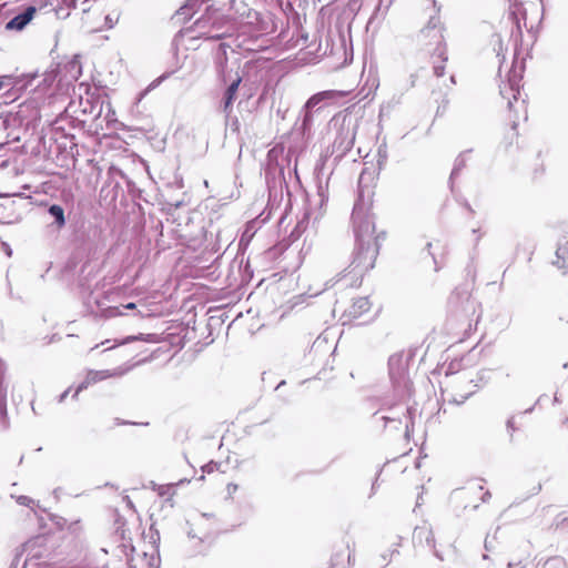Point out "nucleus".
<instances>
[{"label":"nucleus","mask_w":568,"mask_h":568,"mask_svg":"<svg viewBox=\"0 0 568 568\" xmlns=\"http://www.w3.org/2000/svg\"><path fill=\"white\" fill-rule=\"evenodd\" d=\"M379 254L378 235L374 224L365 219L356 226V247L348 266L339 273L338 281L359 287L364 277L375 267Z\"/></svg>","instance_id":"1"},{"label":"nucleus","mask_w":568,"mask_h":568,"mask_svg":"<svg viewBox=\"0 0 568 568\" xmlns=\"http://www.w3.org/2000/svg\"><path fill=\"white\" fill-rule=\"evenodd\" d=\"M508 109H509V125H507L501 134L500 144L505 150H510L514 146H518V140H519V132H518V121L515 120V115H511L514 104L509 101L508 102ZM514 112L517 114L519 112L518 108L514 110ZM518 120V116H516Z\"/></svg>","instance_id":"2"},{"label":"nucleus","mask_w":568,"mask_h":568,"mask_svg":"<svg viewBox=\"0 0 568 568\" xmlns=\"http://www.w3.org/2000/svg\"><path fill=\"white\" fill-rule=\"evenodd\" d=\"M126 372H128V369H113V371H110V369L93 371V369H91L87 373L85 378L75 389L74 396H77L83 389H87L90 385H93L95 383H99V382L108 379V378L122 376Z\"/></svg>","instance_id":"3"},{"label":"nucleus","mask_w":568,"mask_h":568,"mask_svg":"<svg viewBox=\"0 0 568 568\" xmlns=\"http://www.w3.org/2000/svg\"><path fill=\"white\" fill-rule=\"evenodd\" d=\"M434 32V37L437 38V55L436 60L433 61L434 64V72L437 77H443L445 74V62L447 61L446 57V45L443 41V36L435 29L428 30L425 34L426 37H429L430 33Z\"/></svg>","instance_id":"4"},{"label":"nucleus","mask_w":568,"mask_h":568,"mask_svg":"<svg viewBox=\"0 0 568 568\" xmlns=\"http://www.w3.org/2000/svg\"><path fill=\"white\" fill-rule=\"evenodd\" d=\"M38 9L34 6L27 7L21 13L13 17L6 24V30L22 31L36 17Z\"/></svg>","instance_id":"5"},{"label":"nucleus","mask_w":568,"mask_h":568,"mask_svg":"<svg viewBox=\"0 0 568 568\" xmlns=\"http://www.w3.org/2000/svg\"><path fill=\"white\" fill-rule=\"evenodd\" d=\"M463 302L466 303L465 305V313L467 315V324L470 325L471 317L475 314L476 307L474 301H471V292L470 290H466L464 292H459L458 288H456L450 296V303L458 307Z\"/></svg>","instance_id":"6"},{"label":"nucleus","mask_w":568,"mask_h":568,"mask_svg":"<svg viewBox=\"0 0 568 568\" xmlns=\"http://www.w3.org/2000/svg\"><path fill=\"white\" fill-rule=\"evenodd\" d=\"M225 470L222 469V464L210 462L202 467V476L201 479L209 478L211 483H223L224 479L219 480L220 477H224Z\"/></svg>","instance_id":"7"},{"label":"nucleus","mask_w":568,"mask_h":568,"mask_svg":"<svg viewBox=\"0 0 568 568\" xmlns=\"http://www.w3.org/2000/svg\"><path fill=\"white\" fill-rule=\"evenodd\" d=\"M372 303L367 296H361L353 301L348 308V315L358 318L371 311Z\"/></svg>","instance_id":"8"},{"label":"nucleus","mask_w":568,"mask_h":568,"mask_svg":"<svg viewBox=\"0 0 568 568\" xmlns=\"http://www.w3.org/2000/svg\"><path fill=\"white\" fill-rule=\"evenodd\" d=\"M242 82V78L237 77L236 80H234L229 88L226 89L224 93V112L229 114L231 112L232 104L235 100L239 87Z\"/></svg>","instance_id":"9"},{"label":"nucleus","mask_w":568,"mask_h":568,"mask_svg":"<svg viewBox=\"0 0 568 568\" xmlns=\"http://www.w3.org/2000/svg\"><path fill=\"white\" fill-rule=\"evenodd\" d=\"M337 95H342V93L337 92V91H333V90L318 92L308 99L306 106L310 109L315 108L322 101L327 100V99H334Z\"/></svg>","instance_id":"10"},{"label":"nucleus","mask_w":568,"mask_h":568,"mask_svg":"<svg viewBox=\"0 0 568 568\" xmlns=\"http://www.w3.org/2000/svg\"><path fill=\"white\" fill-rule=\"evenodd\" d=\"M567 254H568V244L565 245V246H561L557 250V264L559 266V268L562 270V275L567 278L568 281V257H567Z\"/></svg>","instance_id":"11"},{"label":"nucleus","mask_w":568,"mask_h":568,"mask_svg":"<svg viewBox=\"0 0 568 568\" xmlns=\"http://www.w3.org/2000/svg\"><path fill=\"white\" fill-rule=\"evenodd\" d=\"M49 213L54 217L55 224L59 229L65 225L64 210L58 204H53L49 207Z\"/></svg>","instance_id":"12"},{"label":"nucleus","mask_w":568,"mask_h":568,"mask_svg":"<svg viewBox=\"0 0 568 568\" xmlns=\"http://www.w3.org/2000/svg\"><path fill=\"white\" fill-rule=\"evenodd\" d=\"M136 341H148V337L144 335V334H139V335H130V336H126L122 339H115L114 341V344L111 345V346H108L105 351H111L118 346H122V345H126V344H130V343H133V342H136Z\"/></svg>","instance_id":"13"},{"label":"nucleus","mask_w":568,"mask_h":568,"mask_svg":"<svg viewBox=\"0 0 568 568\" xmlns=\"http://www.w3.org/2000/svg\"><path fill=\"white\" fill-rule=\"evenodd\" d=\"M123 315H124L123 312L118 306L109 307L106 310L108 317H116V316H123Z\"/></svg>","instance_id":"14"},{"label":"nucleus","mask_w":568,"mask_h":568,"mask_svg":"<svg viewBox=\"0 0 568 568\" xmlns=\"http://www.w3.org/2000/svg\"><path fill=\"white\" fill-rule=\"evenodd\" d=\"M17 503L22 506L31 507L33 505V500L28 496H19L17 498Z\"/></svg>","instance_id":"15"},{"label":"nucleus","mask_w":568,"mask_h":568,"mask_svg":"<svg viewBox=\"0 0 568 568\" xmlns=\"http://www.w3.org/2000/svg\"><path fill=\"white\" fill-rule=\"evenodd\" d=\"M237 485L229 483L226 485V496L227 498H233L235 493L237 491Z\"/></svg>","instance_id":"16"},{"label":"nucleus","mask_w":568,"mask_h":568,"mask_svg":"<svg viewBox=\"0 0 568 568\" xmlns=\"http://www.w3.org/2000/svg\"><path fill=\"white\" fill-rule=\"evenodd\" d=\"M136 305L135 303H128L123 305V308L125 310H135Z\"/></svg>","instance_id":"17"},{"label":"nucleus","mask_w":568,"mask_h":568,"mask_svg":"<svg viewBox=\"0 0 568 568\" xmlns=\"http://www.w3.org/2000/svg\"><path fill=\"white\" fill-rule=\"evenodd\" d=\"M477 385L474 384L467 392V394L464 396L465 398L469 395H471L476 390Z\"/></svg>","instance_id":"18"},{"label":"nucleus","mask_w":568,"mask_h":568,"mask_svg":"<svg viewBox=\"0 0 568 568\" xmlns=\"http://www.w3.org/2000/svg\"><path fill=\"white\" fill-rule=\"evenodd\" d=\"M110 343V339H105L103 342H101L100 344H97L94 347L91 348V351H94L97 349L98 347H100L101 345H106Z\"/></svg>","instance_id":"19"},{"label":"nucleus","mask_w":568,"mask_h":568,"mask_svg":"<svg viewBox=\"0 0 568 568\" xmlns=\"http://www.w3.org/2000/svg\"><path fill=\"white\" fill-rule=\"evenodd\" d=\"M520 109H521V112H523V119L526 121L527 120L526 109H525L524 105H520Z\"/></svg>","instance_id":"20"},{"label":"nucleus","mask_w":568,"mask_h":568,"mask_svg":"<svg viewBox=\"0 0 568 568\" xmlns=\"http://www.w3.org/2000/svg\"><path fill=\"white\" fill-rule=\"evenodd\" d=\"M541 490V484H538L536 491L539 493Z\"/></svg>","instance_id":"21"},{"label":"nucleus","mask_w":568,"mask_h":568,"mask_svg":"<svg viewBox=\"0 0 568 568\" xmlns=\"http://www.w3.org/2000/svg\"><path fill=\"white\" fill-rule=\"evenodd\" d=\"M508 426L513 427V420H508Z\"/></svg>","instance_id":"22"},{"label":"nucleus","mask_w":568,"mask_h":568,"mask_svg":"<svg viewBox=\"0 0 568 568\" xmlns=\"http://www.w3.org/2000/svg\"><path fill=\"white\" fill-rule=\"evenodd\" d=\"M71 2H72V4H73V7L75 8V7H77V4H75V0H71Z\"/></svg>","instance_id":"23"}]
</instances>
